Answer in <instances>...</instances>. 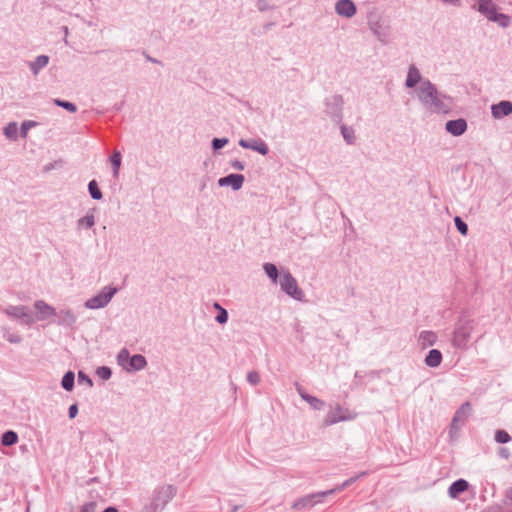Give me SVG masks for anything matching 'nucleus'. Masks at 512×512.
I'll return each instance as SVG.
<instances>
[{"label": "nucleus", "instance_id": "f257e3e1", "mask_svg": "<svg viewBox=\"0 0 512 512\" xmlns=\"http://www.w3.org/2000/svg\"><path fill=\"white\" fill-rule=\"evenodd\" d=\"M417 97L422 106L431 113H447L450 110V98L438 92L436 86L424 79L418 86Z\"/></svg>", "mask_w": 512, "mask_h": 512}, {"label": "nucleus", "instance_id": "f03ea898", "mask_svg": "<svg viewBox=\"0 0 512 512\" xmlns=\"http://www.w3.org/2000/svg\"><path fill=\"white\" fill-rule=\"evenodd\" d=\"M176 494L177 487L175 485H157L143 503L140 512H162Z\"/></svg>", "mask_w": 512, "mask_h": 512}, {"label": "nucleus", "instance_id": "7ed1b4c3", "mask_svg": "<svg viewBox=\"0 0 512 512\" xmlns=\"http://www.w3.org/2000/svg\"><path fill=\"white\" fill-rule=\"evenodd\" d=\"M0 312L7 315L11 320L18 322L21 326L32 327L35 324L33 313L26 305L0 306Z\"/></svg>", "mask_w": 512, "mask_h": 512}, {"label": "nucleus", "instance_id": "20e7f679", "mask_svg": "<svg viewBox=\"0 0 512 512\" xmlns=\"http://www.w3.org/2000/svg\"><path fill=\"white\" fill-rule=\"evenodd\" d=\"M477 10L489 21L497 23L502 28H506L511 24V18L507 14L498 13L497 6L492 0L477 1Z\"/></svg>", "mask_w": 512, "mask_h": 512}, {"label": "nucleus", "instance_id": "39448f33", "mask_svg": "<svg viewBox=\"0 0 512 512\" xmlns=\"http://www.w3.org/2000/svg\"><path fill=\"white\" fill-rule=\"evenodd\" d=\"M474 329L473 321L470 319H460L454 328L452 345L456 349L464 350L468 347V343Z\"/></svg>", "mask_w": 512, "mask_h": 512}, {"label": "nucleus", "instance_id": "423d86ee", "mask_svg": "<svg viewBox=\"0 0 512 512\" xmlns=\"http://www.w3.org/2000/svg\"><path fill=\"white\" fill-rule=\"evenodd\" d=\"M117 292L118 289L114 286H104L96 295L87 299L84 306L90 310L105 308Z\"/></svg>", "mask_w": 512, "mask_h": 512}, {"label": "nucleus", "instance_id": "0eeeda50", "mask_svg": "<svg viewBox=\"0 0 512 512\" xmlns=\"http://www.w3.org/2000/svg\"><path fill=\"white\" fill-rule=\"evenodd\" d=\"M281 290L291 298L302 301L304 298V292L299 287L295 277L288 271H282L279 282Z\"/></svg>", "mask_w": 512, "mask_h": 512}, {"label": "nucleus", "instance_id": "6e6552de", "mask_svg": "<svg viewBox=\"0 0 512 512\" xmlns=\"http://www.w3.org/2000/svg\"><path fill=\"white\" fill-rule=\"evenodd\" d=\"M356 414L336 404L334 409L329 411L323 421L324 426H331L339 422L351 421L356 418Z\"/></svg>", "mask_w": 512, "mask_h": 512}, {"label": "nucleus", "instance_id": "1a4fd4ad", "mask_svg": "<svg viewBox=\"0 0 512 512\" xmlns=\"http://www.w3.org/2000/svg\"><path fill=\"white\" fill-rule=\"evenodd\" d=\"M343 104L341 95H332L325 100V113L335 120H341Z\"/></svg>", "mask_w": 512, "mask_h": 512}, {"label": "nucleus", "instance_id": "9d476101", "mask_svg": "<svg viewBox=\"0 0 512 512\" xmlns=\"http://www.w3.org/2000/svg\"><path fill=\"white\" fill-rule=\"evenodd\" d=\"M331 494H332V491H321V492H316V493L306 495V496L296 500L292 505V509L302 510L305 508H311L316 503L320 502V498H323V497H325L327 495H331Z\"/></svg>", "mask_w": 512, "mask_h": 512}, {"label": "nucleus", "instance_id": "9b49d317", "mask_svg": "<svg viewBox=\"0 0 512 512\" xmlns=\"http://www.w3.org/2000/svg\"><path fill=\"white\" fill-rule=\"evenodd\" d=\"M368 26L373 35L377 38L379 42L386 45L390 40V28L385 25L381 20H369Z\"/></svg>", "mask_w": 512, "mask_h": 512}, {"label": "nucleus", "instance_id": "f8f14e48", "mask_svg": "<svg viewBox=\"0 0 512 512\" xmlns=\"http://www.w3.org/2000/svg\"><path fill=\"white\" fill-rule=\"evenodd\" d=\"M33 306L36 311L35 315L33 314L35 323L38 321H46L47 319L56 315L55 308L44 300H36Z\"/></svg>", "mask_w": 512, "mask_h": 512}, {"label": "nucleus", "instance_id": "ddd939ff", "mask_svg": "<svg viewBox=\"0 0 512 512\" xmlns=\"http://www.w3.org/2000/svg\"><path fill=\"white\" fill-rule=\"evenodd\" d=\"M334 9L338 16L348 19L354 17L357 13V7L352 0H337Z\"/></svg>", "mask_w": 512, "mask_h": 512}, {"label": "nucleus", "instance_id": "4468645a", "mask_svg": "<svg viewBox=\"0 0 512 512\" xmlns=\"http://www.w3.org/2000/svg\"><path fill=\"white\" fill-rule=\"evenodd\" d=\"M239 146L244 149H250L258 152L259 154L265 156L269 152L268 145L266 142L260 138L258 139H240L238 142Z\"/></svg>", "mask_w": 512, "mask_h": 512}, {"label": "nucleus", "instance_id": "2eb2a0df", "mask_svg": "<svg viewBox=\"0 0 512 512\" xmlns=\"http://www.w3.org/2000/svg\"><path fill=\"white\" fill-rule=\"evenodd\" d=\"M54 317H57L56 324L65 328H73L77 321L76 314L69 308L56 311Z\"/></svg>", "mask_w": 512, "mask_h": 512}, {"label": "nucleus", "instance_id": "dca6fc26", "mask_svg": "<svg viewBox=\"0 0 512 512\" xmlns=\"http://www.w3.org/2000/svg\"><path fill=\"white\" fill-rule=\"evenodd\" d=\"M471 412V405L469 402L463 403L460 408L455 412V415L452 419L451 430L460 429L465 421L467 420L469 414Z\"/></svg>", "mask_w": 512, "mask_h": 512}, {"label": "nucleus", "instance_id": "f3484780", "mask_svg": "<svg viewBox=\"0 0 512 512\" xmlns=\"http://www.w3.org/2000/svg\"><path fill=\"white\" fill-rule=\"evenodd\" d=\"M296 390L301 399L307 402L312 409L321 411L325 408V402L323 400L308 394L301 385L296 384Z\"/></svg>", "mask_w": 512, "mask_h": 512}, {"label": "nucleus", "instance_id": "a211bd4d", "mask_svg": "<svg viewBox=\"0 0 512 512\" xmlns=\"http://www.w3.org/2000/svg\"><path fill=\"white\" fill-rule=\"evenodd\" d=\"M446 131L453 136H461L467 130V122L463 118L449 120L445 124Z\"/></svg>", "mask_w": 512, "mask_h": 512}, {"label": "nucleus", "instance_id": "6ab92c4d", "mask_svg": "<svg viewBox=\"0 0 512 512\" xmlns=\"http://www.w3.org/2000/svg\"><path fill=\"white\" fill-rule=\"evenodd\" d=\"M512 113V103L510 101H500L491 106V114L495 119H501Z\"/></svg>", "mask_w": 512, "mask_h": 512}, {"label": "nucleus", "instance_id": "aec40b11", "mask_svg": "<svg viewBox=\"0 0 512 512\" xmlns=\"http://www.w3.org/2000/svg\"><path fill=\"white\" fill-rule=\"evenodd\" d=\"M244 182V176L242 174H230L226 177H222L218 180V186H230L233 190H239Z\"/></svg>", "mask_w": 512, "mask_h": 512}, {"label": "nucleus", "instance_id": "412c9836", "mask_svg": "<svg viewBox=\"0 0 512 512\" xmlns=\"http://www.w3.org/2000/svg\"><path fill=\"white\" fill-rule=\"evenodd\" d=\"M147 366L146 358L141 354L132 355L125 371L128 373L143 370Z\"/></svg>", "mask_w": 512, "mask_h": 512}, {"label": "nucleus", "instance_id": "4be33fe9", "mask_svg": "<svg viewBox=\"0 0 512 512\" xmlns=\"http://www.w3.org/2000/svg\"><path fill=\"white\" fill-rule=\"evenodd\" d=\"M49 61L48 55H39L33 61L28 62V67L33 76H37L49 64Z\"/></svg>", "mask_w": 512, "mask_h": 512}, {"label": "nucleus", "instance_id": "5701e85b", "mask_svg": "<svg viewBox=\"0 0 512 512\" xmlns=\"http://www.w3.org/2000/svg\"><path fill=\"white\" fill-rule=\"evenodd\" d=\"M437 341V334L430 330L421 331L418 335V345L422 348L433 346Z\"/></svg>", "mask_w": 512, "mask_h": 512}, {"label": "nucleus", "instance_id": "b1692460", "mask_svg": "<svg viewBox=\"0 0 512 512\" xmlns=\"http://www.w3.org/2000/svg\"><path fill=\"white\" fill-rule=\"evenodd\" d=\"M468 482L465 479H458L454 481L449 489H448V495L455 499L457 498L461 493L465 492L468 489Z\"/></svg>", "mask_w": 512, "mask_h": 512}, {"label": "nucleus", "instance_id": "393cba45", "mask_svg": "<svg viewBox=\"0 0 512 512\" xmlns=\"http://www.w3.org/2000/svg\"><path fill=\"white\" fill-rule=\"evenodd\" d=\"M421 81L423 80L421 79V74L417 67L415 65H410L407 73V78L405 81V86L407 88H413L418 83L421 84Z\"/></svg>", "mask_w": 512, "mask_h": 512}, {"label": "nucleus", "instance_id": "a878e982", "mask_svg": "<svg viewBox=\"0 0 512 512\" xmlns=\"http://www.w3.org/2000/svg\"><path fill=\"white\" fill-rule=\"evenodd\" d=\"M443 356L440 350L431 349L424 359L426 366L430 368H437L442 362Z\"/></svg>", "mask_w": 512, "mask_h": 512}, {"label": "nucleus", "instance_id": "bb28decb", "mask_svg": "<svg viewBox=\"0 0 512 512\" xmlns=\"http://www.w3.org/2000/svg\"><path fill=\"white\" fill-rule=\"evenodd\" d=\"M262 268L273 284H277L279 282L281 274H279L278 268L275 264L266 262L262 265Z\"/></svg>", "mask_w": 512, "mask_h": 512}, {"label": "nucleus", "instance_id": "cd10ccee", "mask_svg": "<svg viewBox=\"0 0 512 512\" xmlns=\"http://www.w3.org/2000/svg\"><path fill=\"white\" fill-rule=\"evenodd\" d=\"M94 209L87 213L84 217L80 218L77 222L78 229H90L95 224Z\"/></svg>", "mask_w": 512, "mask_h": 512}, {"label": "nucleus", "instance_id": "c85d7f7f", "mask_svg": "<svg viewBox=\"0 0 512 512\" xmlns=\"http://www.w3.org/2000/svg\"><path fill=\"white\" fill-rule=\"evenodd\" d=\"M341 134L348 145H352L355 143V130L351 126L342 125L341 126Z\"/></svg>", "mask_w": 512, "mask_h": 512}, {"label": "nucleus", "instance_id": "c756f323", "mask_svg": "<svg viewBox=\"0 0 512 512\" xmlns=\"http://www.w3.org/2000/svg\"><path fill=\"white\" fill-rule=\"evenodd\" d=\"M18 442V435L12 430H8L2 434L1 443L3 446H12Z\"/></svg>", "mask_w": 512, "mask_h": 512}, {"label": "nucleus", "instance_id": "7c9ffc66", "mask_svg": "<svg viewBox=\"0 0 512 512\" xmlns=\"http://www.w3.org/2000/svg\"><path fill=\"white\" fill-rule=\"evenodd\" d=\"M110 163L113 169V176L114 178H117L121 166V153L119 151L113 152V154L110 156Z\"/></svg>", "mask_w": 512, "mask_h": 512}, {"label": "nucleus", "instance_id": "2f4dec72", "mask_svg": "<svg viewBox=\"0 0 512 512\" xmlns=\"http://www.w3.org/2000/svg\"><path fill=\"white\" fill-rule=\"evenodd\" d=\"M75 375L72 371H68L64 374L61 385L66 391H71L74 387Z\"/></svg>", "mask_w": 512, "mask_h": 512}, {"label": "nucleus", "instance_id": "473e14b6", "mask_svg": "<svg viewBox=\"0 0 512 512\" xmlns=\"http://www.w3.org/2000/svg\"><path fill=\"white\" fill-rule=\"evenodd\" d=\"M4 135L11 139L16 140L18 136V125L16 122H10L8 123L4 128Z\"/></svg>", "mask_w": 512, "mask_h": 512}, {"label": "nucleus", "instance_id": "72a5a7b5", "mask_svg": "<svg viewBox=\"0 0 512 512\" xmlns=\"http://www.w3.org/2000/svg\"><path fill=\"white\" fill-rule=\"evenodd\" d=\"M130 358H131V356H130L128 349L123 348L117 354V363L119 366H121L125 370L126 366L128 365V363L130 361Z\"/></svg>", "mask_w": 512, "mask_h": 512}, {"label": "nucleus", "instance_id": "f704fd0d", "mask_svg": "<svg viewBox=\"0 0 512 512\" xmlns=\"http://www.w3.org/2000/svg\"><path fill=\"white\" fill-rule=\"evenodd\" d=\"M366 475V472H361L360 474L354 476V477H351L349 479H347L346 481H344L342 484L336 486L335 488L333 489H330L329 491H332V494L337 492V491H341L345 488H347L348 486H350L351 484H353L354 482H356L359 478L363 477Z\"/></svg>", "mask_w": 512, "mask_h": 512}, {"label": "nucleus", "instance_id": "c9c22d12", "mask_svg": "<svg viewBox=\"0 0 512 512\" xmlns=\"http://www.w3.org/2000/svg\"><path fill=\"white\" fill-rule=\"evenodd\" d=\"M3 337L12 344H18L22 341V337L14 332H11L9 328H3Z\"/></svg>", "mask_w": 512, "mask_h": 512}, {"label": "nucleus", "instance_id": "e433bc0d", "mask_svg": "<svg viewBox=\"0 0 512 512\" xmlns=\"http://www.w3.org/2000/svg\"><path fill=\"white\" fill-rule=\"evenodd\" d=\"M53 103L58 107L66 109L70 113H75L77 111V106L72 102L64 101L61 99H54Z\"/></svg>", "mask_w": 512, "mask_h": 512}, {"label": "nucleus", "instance_id": "4c0bfd02", "mask_svg": "<svg viewBox=\"0 0 512 512\" xmlns=\"http://www.w3.org/2000/svg\"><path fill=\"white\" fill-rule=\"evenodd\" d=\"M96 375L102 380H108L112 376V370L107 366H101L96 369Z\"/></svg>", "mask_w": 512, "mask_h": 512}, {"label": "nucleus", "instance_id": "58836bf2", "mask_svg": "<svg viewBox=\"0 0 512 512\" xmlns=\"http://www.w3.org/2000/svg\"><path fill=\"white\" fill-rule=\"evenodd\" d=\"M454 222L459 233L463 236H466L468 233V225L459 216L454 218Z\"/></svg>", "mask_w": 512, "mask_h": 512}, {"label": "nucleus", "instance_id": "ea45409f", "mask_svg": "<svg viewBox=\"0 0 512 512\" xmlns=\"http://www.w3.org/2000/svg\"><path fill=\"white\" fill-rule=\"evenodd\" d=\"M511 440L510 435L505 430H497L495 433V441L500 444L508 443Z\"/></svg>", "mask_w": 512, "mask_h": 512}, {"label": "nucleus", "instance_id": "a19ab883", "mask_svg": "<svg viewBox=\"0 0 512 512\" xmlns=\"http://www.w3.org/2000/svg\"><path fill=\"white\" fill-rule=\"evenodd\" d=\"M247 382L251 385H258L260 383V375L257 371H250L247 374Z\"/></svg>", "mask_w": 512, "mask_h": 512}, {"label": "nucleus", "instance_id": "79ce46f5", "mask_svg": "<svg viewBox=\"0 0 512 512\" xmlns=\"http://www.w3.org/2000/svg\"><path fill=\"white\" fill-rule=\"evenodd\" d=\"M228 143L227 138H214L212 140V148L213 150H219L223 148Z\"/></svg>", "mask_w": 512, "mask_h": 512}, {"label": "nucleus", "instance_id": "37998d69", "mask_svg": "<svg viewBox=\"0 0 512 512\" xmlns=\"http://www.w3.org/2000/svg\"><path fill=\"white\" fill-rule=\"evenodd\" d=\"M97 507V503L95 501H90L83 504L80 508L79 512H95Z\"/></svg>", "mask_w": 512, "mask_h": 512}, {"label": "nucleus", "instance_id": "c03bdc74", "mask_svg": "<svg viewBox=\"0 0 512 512\" xmlns=\"http://www.w3.org/2000/svg\"><path fill=\"white\" fill-rule=\"evenodd\" d=\"M78 382L79 383H84V384L88 385L89 387L93 386L92 379L88 375H86L84 372H82V371H80L78 373Z\"/></svg>", "mask_w": 512, "mask_h": 512}, {"label": "nucleus", "instance_id": "a18cd8bd", "mask_svg": "<svg viewBox=\"0 0 512 512\" xmlns=\"http://www.w3.org/2000/svg\"><path fill=\"white\" fill-rule=\"evenodd\" d=\"M215 320L219 324H225L228 321V312L226 309H221V311L218 312Z\"/></svg>", "mask_w": 512, "mask_h": 512}, {"label": "nucleus", "instance_id": "49530a36", "mask_svg": "<svg viewBox=\"0 0 512 512\" xmlns=\"http://www.w3.org/2000/svg\"><path fill=\"white\" fill-rule=\"evenodd\" d=\"M35 122L33 121H24L21 125V136L25 138L27 136L28 130L35 126Z\"/></svg>", "mask_w": 512, "mask_h": 512}, {"label": "nucleus", "instance_id": "de8ad7c7", "mask_svg": "<svg viewBox=\"0 0 512 512\" xmlns=\"http://www.w3.org/2000/svg\"><path fill=\"white\" fill-rule=\"evenodd\" d=\"M256 5H257L258 10L262 11V12L270 9V6H269L267 0H257Z\"/></svg>", "mask_w": 512, "mask_h": 512}, {"label": "nucleus", "instance_id": "09e8293b", "mask_svg": "<svg viewBox=\"0 0 512 512\" xmlns=\"http://www.w3.org/2000/svg\"><path fill=\"white\" fill-rule=\"evenodd\" d=\"M88 192H90V193L100 192L99 187H98V183L96 182V180H91L89 182V184H88Z\"/></svg>", "mask_w": 512, "mask_h": 512}, {"label": "nucleus", "instance_id": "8fccbe9b", "mask_svg": "<svg viewBox=\"0 0 512 512\" xmlns=\"http://www.w3.org/2000/svg\"><path fill=\"white\" fill-rule=\"evenodd\" d=\"M77 414H78V406H77V404H72L68 409L69 418L73 419L77 416Z\"/></svg>", "mask_w": 512, "mask_h": 512}, {"label": "nucleus", "instance_id": "3c124183", "mask_svg": "<svg viewBox=\"0 0 512 512\" xmlns=\"http://www.w3.org/2000/svg\"><path fill=\"white\" fill-rule=\"evenodd\" d=\"M444 4H449L455 7H460L462 0H441Z\"/></svg>", "mask_w": 512, "mask_h": 512}, {"label": "nucleus", "instance_id": "603ef678", "mask_svg": "<svg viewBox=\"0 0 512 512\" xmlns=\"http://www.w3.org/2000/svg\"><path fill=\"white\" fill-rule=\"evenodd\" d=\"M232 167L237 169V170H243L244 169V164L240 161H233L232 163Z\"/></svg>", "mask_w": 512, "mask_h": 512}, {"label": "nucleus", "instance_id": "864d4df0", "mask_svg": "<svg viewBox=\"0 0 512 512\" xmlns=\"http://www.w3.org/2000/svg\"><path fill=\"white\" fill-rule=\"evenodd\" d=\"M499 455L505 459H507L509 457V452L507 450V448H500L499 449Z\"/></svg>", "mask_w": 512, "mask_h": 512}, {"label": "nucleus", "instance_id": "5fc2aeb1", "mask_svg": "<svg viewBox=\"0 0 512 512\" xmlns=\"http://www.w3.org/2000/svg\"><path fill=\"white\" fill-rule=\"evenodd\" d=\"M146 59H147V61H149V62L160 64V61H158V60H157V59H155V58H152V57H151V56H149V55H146Z\"/></svg>", "mask_w": 512, "mask_h": 512}, {"label": "nucleus", "instance_id": "6e6d98bb", "mask_svg": "<svg viewBox=\"0 0 512 512\" xmlns=\"http://www.w3.org/2000/svg\"><path fill=\"white\" fill-rule=\"evenodd\" d=\"M90 195H91L92 199H94V200H101L102 197H103V194H96L95 193V194H90Z\"/></svg>", "mask_w": 512, "mask_h": 512}, {"label": "nucleus", "instance_id": "4d7b16f0", "mask_svg": "<svg viewBox=\"0 0 512 512\" xmlns=\"http://www.w3.org/2000/svg\"><path fill=\"white\" fill-rule=\"evenodd\" d=\"M506 497L509 500L510 504H512V488L507 491Z\"/></svg>", "mask_w": 512, "mask_h": 512}, {"label": "nucleus", "instance_id": "13d9d810", "mask_svg": "<svg viewBox=\"0 0 512 512\" xmlns=\"http://www.w3.org/2000/svg\"><path fill=\"white\" fill-rule=\"evenodd\" d=\"M103 512H118L116 507L110 506L107 507Z\"/></svg>", "mask_w": 512, "mask_h": 512}, {"label": "nucleus", "instance_id": "bf43d9fd", "mask_svg": "<svg viewBox=\"0 0 512 512\" xmlns=\"http://www.w3.org/2000/svg\"><path fill=\"white\" fill-rule=\"evenodd\" d=\"M213 306H214V308H215V309H217V310H218V312H219V311H221V309H224V308H223V307H221V305H220L219 303H217V302H215Z\"/></svg>", "mask_w": 512, "mask_h": 512}, {"label": "nucleus", "instance_id": "052dcab7", "mask_svg": "<svg viewBox=\"0 0 512 512\" xmlns=\"http://www.w3.org/2000/svg\"><path fill=\"white\" fill-rule=\"evenodd\" d=\"M239 508L240 507L238 505H235V506H233L231 512H237L239 510Z\"/></svg>", "mask_w": 512, "mask_h": 512}, {"label": "nucleus", "instance_id": "680f3d73", "mask_svg": "<svg viewBox=\"0 0 512 512\" xmlns=\"http://www.w3.org/2000/svg\"><path fill=\"white\" fill-rule=\"evenodd\" d=\"M63 30H64L65 35H68V27L64 26Z\"/></svg>", "mask_w": 512, "mask_h": 512}]
</instances>
